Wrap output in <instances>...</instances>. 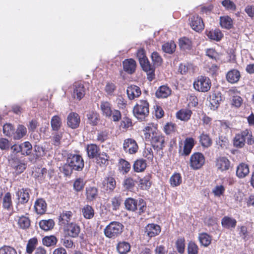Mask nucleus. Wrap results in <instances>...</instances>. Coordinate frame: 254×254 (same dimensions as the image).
Segmentation results:
<instances>
[{
    "label": "nucleus",
    "instance_id": "obj_1",
    "mask_svg": "<svg viewBox=\"0 0 254 254\" xmlns=\"http://www.w3.org/2000/svg\"><path fill=\"white\" fill-rule=\"evenodd\" d=\"M125 205L127 209L131 211H136L141 214L146 208V203L142 199L136 200L132 198H127L125 201Z\"/></svg>",
    "mask_w": 254,
    "mask_h": 254
},
{
    "label": "nucleus",
    "instance_id": "obj_2",
    "mask_svg": "<svg viewBox=\"0 0 254 254\" xmlns=\"http://www.w3.org/2000/svg\"><path fill=\"white\" fill-rule=\"evenodd\" d=\"M133 114L140 121H143L148 115L149 104L146 100H140L134 106Z\"/></svg>",
    "mask_w": 254,
    "mask_h": 254
},
{
    "label": "nucleus",
    "instance_id": "obj_3",
    "mask_svg": "<svg viewBox=\"0 0 254 254\" xmlns=\"http://www.w3.org/2000/svg\"><path fill=\"white\" fill-rule=\"evenodd\" d=\"M123 225L120 222H111L104 229L105 235L109 238H115L123 232Z\"/></svg>",
    "mask_w": 254,
    "mask_h": 254
},
{
    "label": "nucleus",
    "instance_id": "obj_4",
    "mask_svg": "<svg viewBox=\"0 0 254 254\" xmlns=\"http://www.w3.org/2000/svg\"><path fill=\"white\" fill-rule=\"evenodd\" d=\"M209 78L204 76H199L193 82V87L196 90L200 92H207L211 87Z\"/></svg>",
    "mask_w": 254,
    "mask_h": 254
},
{
    "label": "nucleus",
    "instance_id": "obj_5",
    "mask_svg": "<svg viewBox=\"0 0 254 254\" xmlns=\"http://www.w3.org/2000/svg\"><path fill=\"white\" fill-rule=\"evenodd\" d=\"M66 162L76 171H81L84 167V161L82 157L78 154H69L68 155Z\"/></svg>",
    "mask_w": 254,
    "mask_h": 254
},
{
    "label": "nucleus",
    "instance_id": "obj_6",
    "mask_svg": "<svg viewBox=\"0 0 254 254\" xmlns=\"http://www.w3.org/2000/svg\"><path fill=\"white\" fill-rule=\"evenodd\" d=\"M205 158L204 155L199 152L192 154L190 158V166L194 170H197L204 164Z\"/></svg>",
    "mask_w": 254,
    "mask_h": 254
},
{
    "label": "nucleus",
    "instance_id": "obj_7",
    "mask_svg": "<svg viewBox=\"0 0 254 254\" xmlns=\"http://www.w3.org/2000/svg\"><path fill=\"white\" fill-rule=\"evenodd\" d=\"M8 162L17 175L22 173L26 169V164L17 157H14L9 159Z\"/></svg>",
    "mask_w": 254,
    "mask_h": 254
},
{
    "label": "nucleus",
    "instance_id": "obj_8",
    "mask_svg": "<svg viewBox=\"0 0 254 254\" xmlns=\"http://www.w3.org/2000/svg\"><path fill=\"white\" fill-rule=\"evenodd\" d=\"M138 146L136 141L132 138L125 139L123 143V149L130 154H135L138 150Z\"/></svg>",
    "mask_w": 254,
    "mask_h": 254
},
{
    "label": "nucleus",
    "instance_id": "obj_9",
    "mask_svg": "<svg viewBox=\"0 0 254 254\" xmlns=\"http://www.w3.org/2000/svg\"><path fill=\"white\" fill-rule=\"evenodd\" d=\"M153 147L157 151L161 150L164 147V138L159 133L152 136L150 139Z\"/></svg>",
    "mask_w": 254,
    "mask_h": 254
},
{
    "label": "nucleus",
    "instance_id": "obj_10",
    "mask_svg": "<svg viewBox=\"0 0 254 254\" xmlns=\"http://www.w3.org/2000/svg\"><path fill=\"white\" fill-rule=\"evenodd\" d=\"M215 165L218 171L224 172L230 168L231 162L227 157H220L216 159Z\"/></svg>",
    "mask_w": 254,
    "mask_h": 254
},
{
    "label": "nucleus",
    "instance_id": "obj_11",
    "mask_svg": "<svg viewBox=\"0 0 254 254\" xmlns=\"http://www.w3.org/2000/svg\"><path fill=\"white\" fill-rule=\"evenodd\" d=\"M64 232L68 236L72 238H76L80 233V228L76 223H70L65 226Z\"/></svg>",
    "mask_w": 254,
    "mask_h": 254
},
{
    "label": "nucleus",
    "instance_id": "obj_12",
    "mask_svg": "<svg viewBox=\"0 0 254 254\" xmlns=\"http://www.w3.org/2000/svg\"><path fill=\"white\" fill-rule=\"evenodd\" d=\"M190 25L192 29L196 32L203 29L204 25L201 17L198 15H193L190 19Z\"/></svg>",
    "mask_w": 254,
    "mask_h": 254
},
{
    "label": "nucleus",
    "instance_id": "obj_13",
    "mask_svg": "<svg viewBox=\"0 0 254 254\" xmlns=\"http://www.w3.org/2000/svg\"><path fill=\"white\" fill-rule=\"evenodd\" d=\"M31 190L29 189H21L16 192L18 201L19 203H26L30 198V192Z\"/></svg>",
    "mask_w": 254,
    "mask_h": 254
},
{
    "label": "nucleus",
    "instance_id": "obj_14",
    "mask_svg": "<svg viewBox=\"0 0 254 254\" xmlns=\"http://www.w3.org/2000/svg\"><path fill=\"white\" fill-rule=\"evenodd\" d=\"M80 122V117L76 113L71 112L67 116V124L71 128H77L79 125Z\"/></svg>",
    "mask_w": 254,
    "mask_h": 254
},
{
    "label": "nucleus",
    "instance_id": "obj_15",
    "mask_svg": "<svg viewBox=\"0 0 254 254\" xmlns=\"http://www.w3.org/2000/svg\"><path fill=\"white\" fill-rule=\"evenodd\" d=\"M160 232L161 228L157 224L153 223L149 224L145 227V233L150 238L159 235Z\"/></svg>",
    "mask_w": 254,
    "mask_h": 254
},
{
    "label": "nucleus",
    "instance_id": "obj_16",
    "mask_svg": "<svg viewBox=\"0 0 254 254\" xmlns=\"http://www.w3.org/2000/svg\"><path fill=\"white\" fill-rule=\"evenodd\" d=\"M73 86V97L78 100H80L85 95V88L83 85L80 83H75Z\"/></svg>",
    "mask_w": 254,
    "mask_h": 254
},
{
    "label": "nucleus",
    "instance_id": "obj_17",
    "mask_svg": "<svg viewBox=\"0 0 254 254\" xmlns=\"http://www.w3.org/2000/svg\"><path fill=\"white\" fill-rule=\"evenodd\" d=\"M72 215L73 213L70 211H63L59 216V225L66 226L69 224Z\"/></svg>",
    "mask_w": 254,
    "mask_h": 254
},
{
    "label": "nucleus",
    "instance_id": "obj_18",
    "mask_svg": "<svg viewBox=\"0 0 254 254\" xmlns=\"http://www.w3.org/2000/svg\"><path fill=\"white\" fill-rule=\"evenodd\" d=\"M85 149L89 159H93L97 157L100 150L99 146L93 143L87 144Z\"/></svg>",
    "mask_w": 254,
    "mask_h": 254
},
{
    "label": "nucleus",
    "instance_id": "obj_19",
    "mask_svg": "<svg viewBox=\"0 0 254 254\" xmlns=\"http://www.w3.org/2000/svg\"><path fill=\"white\" fill-rule=\"evenodd\" d=\"M127 93L129 100H133L135 98L138 97L141 93L140 88L134 85H131L127 87Z\"/></svg>",
    "mask_w": 254,
    "mask_h": 254
},
{
    "label": "nucleus",
    "instance_id": "obj_20",
    "mask_svg": "<svg viewBox=\"0 0 254 254\" xmlns=\"http://www.w3.org/2000/svg\"><path fill=\"white\" fill-rule=\"evenodd\" d=\"M250 173L249 166L244 163H240L237 167L236 176L240 179L246 177Z\"/></svg>",
    "mask_w": 254,
    "mask_h": 254
},
{
    "label": "nucleus",
    "instance_id": "obj_21",
    "mask_svg": "<svg viewBox=\"0 0 254 254\" xmlns=\"http://www.w3.org/2000/svg\"><path fill=\"white\" fill-rule=\"evenodd\" d=\"M124 70L128 74L133 73L136 68V62L132 59L125 60L123 63Z\"/></svg>",
    "mask_w": 254,
    "mask_h": 254
},
{
    "label": "nucleus",
    "instance_id": "obj_22",
    "mask_svg": "<svg viewBox=\"0 0 254 254\" xmlns=\"http://www.w3.org/2000/svg\"><path fill=\"white\" fill-rule=\"evenodd\" d=\"M102 185L106 190L112 191L116 187V182L113 177H107L104 178Z\"/></svg>",
    "mask_w": 254,
    "mask_h": 254
},
{
    "label": "nucleus",
    "instance_id": "obj_23",
    "mask_svg": "<svg viewBox=\"0 0 254 254\" xmlns=\"http://www.w3.org/2000/svg\"><path fill=\"white\" fill-rule=\"evenodd\" d=\"M240 78V73L237 69H232L228 72L226 75L227 81L231 83L238 82Z\"/></svg>",
    "mask_w": 254,
    "mask_h": 254
},
{
    "label": "nucleus",
    "instance_id": "obj_24",
    "mask_svg": "<svg viewBox=\"0 0 254 254\" xmlns=\"http://www.w3.org/2000/svg\"><path fill=\"white\" fill-rule=\"evenodd\" d=\"M100 108L104 116L107 117H110L112 114V106L111 104L105 101H102L100 102Z\"/></svg>",
    "mask_w": 254,
    "mask_h": 254
},
{
    "label": "nucleus",
    "instance_id": "obj_25",
    "mask_svg": "<svg viewBox=\"0 0 254 254\" xmlns=\"http://www.w3.org/2000/svg\"><path fill=\"white\" fill-rule=\"evenodd\" d=\"M34 208L37 214L45 213L47 209V204L45 201L42 198L37 199L35 203Z\"/></svg>",
    "mask_w": 254,
    "mask_h": 254
},
{
    "label": "nucleus",
    "instance_id": "obj_26",
    "mask_svg": "<svg viewBox=\"0 0 254 254\" xmlns=\"http://www.w3.org/2000/svg\"><path fill=\"white\" fill-rule=\"evenodd\" d=\"M171 94V89L167 86H160L156 92V96L159 98H165L168 97Z\"/></svg>",
    "mask_w": 254,
    "mask_h": 254
},
{
    "label": "nucleus",
    "instance_id": "obj_27",
    "mask_svg": "<svg viewBox=\"0 0 254 254\" xmlns=\"http://www.w3.org/2000/svg\"><path fill=\"white\" fill-rule=\"evenodd\" d=\"M206 34L207 37L210 39L216 41H220L223 37V34L219 29H212L210 31H206Z\"/></svg>",
    "mask_w": 254,
    "mask_h": 254
},
{
    "label": "nucleus",
    "instance_id": "obj_28",
    "mask_svg": "<svg viewBox=\"0 0 254 254\" xmlns=\"http://www.w3.org/2000/svg\"><path fill=\"white\" fill-rule=\"evenodd\" d=\"M156 126L153 124H148V126L145 127L143 129L145 139H150L152 136L157 134L158 132H156Z\"/></svg>",
    "mask_w": 254,
    "mask_h": 254
},
{
    "label": "nucleus",
    "instance_id": "obj_29",
    "mask_svg": "<svg viewBox=\"0 0 254 254\" xmlns=\"http://www.w3.org/2000/svg\"><path fill=\"white\" fill-rule=\"evenodd\" d=\"M210 98V104L211 105V109L215 110L218 108L220 101L222 100L221 94L220 93H213Z\"/></svg>",
    "mask_w": 254,
    "mask_h": 254
},
{
    "label": "nucleus",
    "instance_id": "obj_30",
    "mask_svg": "<svg viewBox=\"0 0 254 254\" xmlns=\"http://www.w3.org/2000/svg\"><path fill=\"white\" fill-rule=\"evenodd\" d=\"M194 146V140L192 138H187L184 142V146L182 155H188Z\"/></svg>",
    "mask_w": 254,
    "mask_h": 254
},
{
    "label": "nucleus",
    "instance_id": "obj_31",
    "mask_svg": "<svg viewBox=\"0 0 254 254\" xmlns=\"http://www.w3.org/2000/svg\"><path fill=\"white\" fill-rule=\"evenodd\" d=\"M220 24L222 28L230 29L233 26V21L232 18L228 16L220 17Z\"/></svg>",
    "mask_w": 254,
    "mask_h": 254
},
{
    "label": "nucleus",
    "instance_id": "obj_32",
    "mask_svg": "<svg viewBox=\"0 0 254 254\" xmlns=\"http://www.w3.org/2000/svg\"><path fill=\"white\" fill-rule=\"evenodd\" d=\"M146 165L147 164L145 160L139 159L134 162L133 168L136 172H141L145 169Z\"/></svg>",
    "mask_w": 254,
    "mask_h": 254
},
{
    "label": "nucleus",
    "instance_id": "obj_33",
    "mask_svg": "<svg viewBox=\"0 0 254 254\" xmlns=\"http://www.w3.org/2000/svg\"><path fill=\"white\" fill-rule=\"evenodd\" d=\"M245 143V138L244 134V130L236 135L233 140L234 145L237 147H243Z\"/></svg>",
    "mask_w": 254,
    "mask_h": 254
},
{
    "label": "nucleus",
    "instance_id": "obj_34",
    "mask_svg": "<svg viewBox=\"0 0 254 254\" xmlns=\"http://www.w3.org/2000/svg\"><path fill=\"white\" fill-rule=\"evenodd\" d=\"M192 112L189 109H182L177 113V118L182 121H187L191 117Z\"/></svg>",
    "mask_w": 254,
    "mask_h": 254
},
{
    "label": "nucleus",
    "instance_id": "obj_35",
    "mask_svg": "<svg viewBox=\"0 0 254 254\" xmlns=\"http://www.w3.org/2000/svg\"><path fill=\"white\" fill-rule=\"evenodd\" d=\"M130 249V245L125 241L119 242L117 246V250L120 254H126Z\"/></svg>",
    "mask_w": 254,
    "mask_h": 254
},
{
    "label": "nucleus",
    "instance_id": "obj_36",
    "mask_svg": "<svg viewBox=\"0 0 254 254\" xmlns=\"http://www.w3.org/2000/svg\"><path fill=\"white\" fill-rule=\"evenodd\" d=\"M236 223L235 219L228 216H225L221 221L222 226L227 229L235 227Z\"/></svg>",
    "mask_w": 254,
    "mask_h": 254
},
{
    "label": "nucleus",
    "instance_id": "obj_37",
    "mask_svg": "<svg viewBox=\"0 0 254 254\" xmlns=\"http://www.w3.org/2000/svg\"><path fill=\"white\" fill-rule=\"evenodd\" d=\"M38 245V240L36 238H33L28 240L26 249V252L27 254H31L36 249Z\"/></svg>",
    "mask_w": 254,
    "mask_h": 254
},
{
    "label": "nucleus",
    "instance_id": "obj_38",
    "mask_svg": "<svg viewBox=\"0 0 254 254\" xmlns=\"http://www.w3.org/2000/svg\"><path fill=\"white\" fill-rule=\"evenodd\" d=\"M27 133L26 128L23 125H19L14 132L13 139L18 140L22 138Z\"/></svg>",
    "mask_w": 254,
    "mask_h": 254
},
{
    "label": "nucleus",
    "instance_id": "obj_39",
    "mask_svg": "<svg viewBox=\"0 0 254 254\" xmlns=\"http://www.w3.org/2000/svg\"><path fill=\"white\" fill-rule=\"evenodd\" d=\"M176 45L174 41L167 42L162 46V51L167 54H172L176 50Z\"/></svg>",
    "mask_w": 254,
    "mask_h": 254
},
{
    "label": "nucleus",
    "instance_id": "obj_40",
    "mask_svg": "<svg viewBox=\"0 0 254 254\" xmlns=\"http://www.w3.org/2000/svg\"><path fill=\"white\" fill-rule=\"evenodd\" d=\"M98 194V190L94 187H89L86 188V195L88 200L92 201L94 199Z\"/></svg>",
    "mask_w": 254,
    "mask_h": 254
},
{
    "label": "nucleus",
    "instance_id": "obj_41",
    "mask_svg": "<svg viewBox=\"0 0 254 254\" xmlns=\"http://www.w3.org/2000/svg\"><path fill=\"white\" fill-rule=\"evenodd\" d=\"M62 124V120L59 116L56 115L52 118L51 125L53 130L58 131L61 128Z\"/></svg>",
    "mask_w": 254,
    "mask_h": 254
},
{
    "label": "nucleus",
    "instance_id": "obj_42",
    "mask_svg": "<svg viewBox=\"0 0 254 254\" xmlns=\"http://www.w3.org/2000/svg\"><path fill=\"white\" fill-rule=\"evenodd\" d=\"M2 207L7 210H10L12 207L11 197L9 192H6L3 197Z\"/></svg>",
    "mask_w": 254,
    "mask_h": 254
},
{
    "label": "nucleus",
    "instance_id": "obj_43",
    "mask_svg": "<svg viewBox=\"0 0 254 254\" xmlns=\"http://www.w3.org/2000/svg\"><path fill=\"white\" fill-rule=\"evenodd\" d=\"M54 221L52 219L42 220L39 222L40 227L45 231L51 230L54 227Z\"/></svg>",
    "mask_w": 254,
    "mask_h": 254
},
{
    "label": "nucleus",
    "instance_id": "obj_44",
    "mask_svg": "<svg viewBox=\"0 0 254 254\" xmlns=\"http://www.w3.org/2000/svg\"><path fill=\"white\" fill-rule=\"evenodd\" d=\"M199 141L201 145L205 147H209L212 144V140L209 135L204 132L199 136Z\"/></svg>",
    "mask_w": 254,
    "mask_h": 254
},
{
    "label": "nucleus",
    "instance_id": "obj_45",
    "mask_svg": "<svg viewBox=\"0 0 254 254\" xmlns=\"http://www.w3.org/2000/svg\"><path fill=\"white\" fill-rule=\"evenodd\" d=\"M17 221L19 227L23 229H27L30 225V219L24 216L19 217Z\"/></svg>",
    "mask_w": 254,
    "mask_h": 254
},
{
    "label": "nucleus",
    "instance_id": "obj_46",
    "mask_svg": "<svg viewBox=\"0 0 254 254\" xmlns=\"http://www.w3.org/2000/svg\"><path fill=\"white\" fill-rule=\"evenodd\" d=\"M198 240L200 243L204 247L208 246L211 242V237L206 233H201L199 235Z\"/></svg>",
    "mask_w": 254,
    "mask_h": 254
},
{
    "label": "nucleus",
    "instance_id": "obj_47",
    "mask_svg": "<svg viewBox=\"0 0 254 254\" xmlns=\"http://www.w3.org/2000/svg\"><path fill=\"white\" fill-rule=\"evenodd\" d=\"M82 212L83 216L86 219H91L94 215L93 208L89 205H86L83 207L82 209Z\"/></svg>",
    "mask_w": 254,
    "mask_h": 254
},
{
    "label": "nucleus",
    "instance_id": "obj_48",
    "mask_svg": "<svg viewBox=\"0 0 254 254\" xmlns=\"http://www.w3.org/2000/svg\"><path fill=\"white\" fill-rule=\"evenodd\" d=\"M21 154L25 156H28L31 153L32 146L29 141H25L21 144Z\"/></svg>",
    "mask_w": 254,
    "mask_h": 254
},
{
    "label": "nucleus",
    "instance_id": "obj_49",
    "mask_svg": "<svg viewBox=\"0 0 254 254\" xmlns=\"http://www.w3.org/2000/svg\"><path fill=\"white\" fill-rule=\"evenodd\" d=\"M109 158V156L104 152L101 153L99 152L97 157H95L97 163L100 165L107 164Z\"/></svg>",
    "mask_w": 254,
    "mask_h": 254
},
{
    "label": "nucleus",
    "instance_id": "obj_50",
    "mask_svg": "<svg viewBox=\"0 0 254 254\" xmlns=\"http://www.w3.org/2000/svg\"><path fill=\"white\" fill-rule=\"evenodd\" d=\"M171 185L173 187L179 186L182 183V177L179 173H175L170 178Z\"/></svg>",
    "mask_w": 254,
    "mask_h": 254
},
{
    "label": "nucleus",
    "instance_id": "obj_51",
    "mask_svg": "<svg viewBox=\"0 0 254 254\" xmlns=\"http://www.w3.org/2000/svg\"><path fill=\"white\" fill-rule=\"evenodd\" d=\"M179 46L181 49L184 50H190L191 48V42L187 38H182L179 40Z\"/></svg>",
    "mask_w": 254,
    "mask_h": 254
},
{
    "label": "nucleus",
    "instance_id": "obj_52",
    "mask_svg": "<svg viewBox=\"0 0 254 254\" xmlns=\"http://www.w3.org/2000/svg\"><path fill=\"white\" fill-rule=\"evenodd\" d=\"M57 242V238L54 236H46L43 238V244L47 247L54 246Z\"/></svg>",
    "mask_w": 254,
    "mask_h": 254
},
{
    "label": "nucleus",
    "instance_id": "obj_53",
    "mask_svg": "<svg viewBox=\"0 0 254 254\" xmlns=\"http://www.w3.org/2000/svg\"><path fill=\"white\" fill-rule=\"evenodd\" d=\"M176 246L178 253L181 254H184L185 249V240L184 238H179L176 242Z\"/></svg>",
    "mask_w": 254,
    "mask_h": 254
},
{
    "label": "nucleus",
    "instance_id": "obj_54",
    "mask_svg": "<svg viewBox=\"0 0 254 254\" xmlns=\"http://www.w3.org/2000/svg\"><path fill=\"white\" fill-rule=\"evenodd\" d=\"M3 132L5 135L13 137L14 128L10 124H6L3 127Z\"/></svg>",
    "mask_w": 254,
    "mask_h": 254
},
{
    "label": "nucleus",
    "instance_id": "obj_55",
    "mask_svg": "<svg viewBox=\"0 0 254 254\" xmlns=\"http://www.w3.org/2000/svg\"><path fill=\"white\" fill-rule=\"evenodd\" d=\"M221 4L227 10L234 11L236 9V4L231 0H224Z\"/></svg>",
    "mask_w": 254,
    "mask_h": 254
},
{
    "label": "nucleus",
    "instance_id": "obj_56",
    "mask_svg": "<svg viewBox=\"0 0 254 254\" xmlns=\"http://www.w3.org/2000/svg\"><path fill=\"white\" fill-rule=\"evenodd\" d=\"M152 61L155 66H160L162 63V59L157 52H153L151 56Z\"/></svg>",
    "mask_w": 254,
    "mask_h": 254
},
{
    "label": "nucleus",
    "instance_id": "obj_57",
    "mask_svg": "<svg viewBox=\"0 0 254 254\" xmlns=\"http://www.w3.org/2000/svg\"><path fill=\"white\" fill-rule=\"evenodd\" d=\"M85 183L86 181L82 178H80L77 179L73 184V188L74 190L77 191L81 190L83 189Z\"/></svg>",
    "mask_w": 254,
    "mask_h": 254
},
{
    "label": "nucleus",
    "instance_id": "obj_58",
    "mask_svg": "<svg viewBox=\"0 0 254 254\" xmlns=\"http://www.w3.org/2000/svg\"><path fill=\"white\" fill-rule=\"evenodd\" d=\"M140 187L142 190H147L151 186V182L150 181V177L147 176L140 180Z\"/></svg>",
    "mask_w": 254,
    "mask_h": 254
},
{
    "label": "nucleus",
    "instance_id": "obj_59",
    "mask_svg": "<svg viewBox=\"0 0 254 254\" xmlns=\"http://www.w3.org/2000/svg\"><path fill=\"white\" fill-rule=\"evenodd\" d=\"M123 185L125 189L131 190L135 186V182L132 178H127L124 180Z\"/></svg>",
    "mask_w": 254,
    "mask_h": 254
},
{
    "label": "nucleus",
    "instance_id": "obj_60",
    "mask_svg": "<svg viewBox=\"0 0 254 254\" xmlns=\"http://www.w3.org/2000/svg\"><path fill=\"white\" fill-rule=\"evenodd\" d=\"M0 254H17V253L14 248L4 246L0 248Z\"/></svg>",
    "mask_w": 254,
    "mask_h": 254
},
{
    "label": "nucleus",
    "instance_id": "obj_61",
    "mask_svg": "<svg viewBox=\"0 0 254 254\" xmlns=\"http://www.w3.org/2000/svg\"><path fill=\"white\" fill-rule=\"evenodd\" d=\"M119 166L122 168V170L124 171L125 173H128L131 168L130 163L124 159H120Z\"/></svg>",
    "mask_w": 254,
    "mask_h": 254
},
{
    "label": "nucleus",
    "instance_id": "obj_62",
    "mask_svg": "<svg viewBox=\"0 0 254 254\" xmlns=\"http://www.w3.org/2000/svg\"><path fill=\"white\" fill-rule=\"evenodd\" d=\"M243 101L242 97L238 95H233L232 97L231 104L235 107H240L242 105Z\"/></svg>",
    "mask_w": 254,
    "mask_h": 254
},
{
    "label": "nucleus",
    "instance_id": "obj_63",
    "mask_svg": "<svg viewBox=\"0 0 254 254\" xmlns=\"http://www.w3.org/2000/svg\"><path fill=\"white\" fill-rule=\"evenodd\" d=\"M187 250L188 254H197L198 247L193 242H190L188 243Z\"/></svg>",
    "mask_w": 254,
    "mask_h": 254
},
{
    "label": "nucleus",
    "instance_id": "obj_64",
    "mask_svg": "<svg viewBox=\"0 0 254 254\" xmlns=\"http://www.w3.org/2000/svg\"><path fill=\"white\" fill-rule=\"evenodd\" d=\"M205 53L206 55L212 60L217 61L219 59V55L213 49H208Z\"/></svg>",
    "mask_w": 254,
    "mask_h": 254
}]
</instances>
